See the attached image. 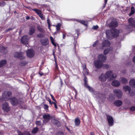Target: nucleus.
Returning a JSON list of instances; mask_svg holds the SVG:
<instances>
[{
  "label": "nucleus",
  "instance_id": "nucleus-1",
  "mask_svg": "<svg viewBox=\"0 0 135 135\" xmlns=\"http://www.w3.org/2000/svg\"><path fill=\"white\" fill-rule=\"evenodd\" d=\"M119 33V31L117 29L107 30L106 32V37L108 39H112L118 36Z\"/></svg>",
  "mask_w": 135,
  "mask_h": 135
},
{
  "label": "nucleus",
  "instance_id": "nucleus-2",
  "mask_svg": "<svg viewBox=\"0 0 135 135\" xmlns=\"http://www.w3.org/2000/svg\"><path fill=\"white\" fill-rule=\"evenodd\" d=\"M107 79H108L109 81H110L115 79L117 77L115 74L113 73V71H109L107 72L105 74Z\"/></svg>",
  "mask_w": 135,
  "mask_h": 135
},
{
  "label": "nucleus",
  "instance_id": "nucleus-3",
  "mask_svg": "<svg viewBox=\"0 0 135 135\" xmlns=\"http://www.w3.org/2000/svg\"><path fill=\"white\" fill-rule=\"evenodd\" d=\"M128 25L127 26V30L129 32L132 30L133 27H135V21L133 18H131L128 20Z\"/></svg>",
  "mask_w": 135,
  "mask_h": 135
},
{
  "label": "nucleus",
  "instance_id": "nucleus-4",
  "mask_svg": "<svg viewBox=\"0 0 135 135\" xmlns=\"http://www.w3.org/2000/svg\"><path fill=\"white\" fill-rule=\"evenodd\" d=\"M12 95L11 92L9 91H5L2 94V98L5 101H7L11 98Z\"/></svg>",
  "mask_w": 135,
  "mask_h": 135
},
{
  "label": "nucleus",
  "instance_id": "nucleus-5",
  "mask_svg": "<svg viewBox=\"0 0 135 135\" xmlns=\"http://www.w3.org/2000/svg\"><path fill=\"white\" fill-rule=\"evenodd\" d=\"M11 102L13 105H16L17 104L21 105L23 103L22 100L21 99H18L15 97L12 98L11 99Z\"/></svg>",
  "mask_w": 135,
  "mask_h": 135
},
{
  "label": "nucleus",
  "instance_id": "nucleus-6",
  "mask_svg": "<svg viewBox=\"0 0 135 135\" xmlns=\"http://www.w3.org/2000/svg\"><path fill=\"white\" fill-rule=\"evenodd\" d=\"M1 108L4 112L8 113L10 111V108L8 103L5 102L2 104Z\"/></svg>",
  "mask_w": 135,
  "mask_h": 135
},
{
  "label": "nucleus",
  "instance_id": "nucleus-7",
  "mask_svg": "<svg viewBox=\"0 0 135 135\" xmlns=\"http://www.w3.org/2000/svg\"><path fill=\"white\" fill-rule=\"evenodd\" d=\"M113 92L114 95L119 99L122 98L123 95V92L118 89H115L113 90Z\"/></svg>",
  "mask_w": 135,
  "mask_h": 135
},
{
  "label": "nucleus",
  "instance_id": "nucleus-8",
  "mask_svg": "<svg viewBox=\"0 0 135 135\" xmlns=\"http://www.w3.org/2000/svg\"><path fill=\"white\" fill-rule=\"evenodd\" d=\"M110 45V43L109 41L108 40H104L102 42L101 49H104L106 47H109Z\"/></svg>",
  "mask_w": 135,
  "mask_h": 135
},
{
  "label": "nucleus",
  "instance_id": "nucleus-9",
  "mask_svg": "<svg viewBox=\"0 0 135 135\" xmlns=\"http://www.w3.org/2000/svg\"><path fill=\"white\" fill-rule=\"evenodd\" d=\"M43 118L44 119L43 122L44 123H45L48 122L51 119V116L50 114L46 113L43 115Z\"/></svg>",
  "mask_w": 135,
  "mask_h": 135
},
{
  "label": "nucleus",
  "instance_id": "nucleus-10",
  "mask_svg": "<svg viewBox=\"0 0 135 135\" xmlns=\"http://www.w3.org/2000/svg\"><path fill=\"white\" fill-rule=\"evenodd\" d=\"M123 89L126 92L129 94L130 95H133V94L131 93V89L129 86H124L123 87Z\"/></svg>",
  "mask_w": 135,
  "mask_h": 135
},
{
  "label": "nucleus",
  "instance_id": "nucleus-11",
  "mask_svg": "<svg viewBox=\"0 0 135 135\" xmlns=\"http://www.w3.org/2000/svg\"><path fill=\"white\" fill-rule=\"evenodd\" d=\"M94 64L95 67L97 68H100L103 66V64L98 60L95 61Z\"/></svg>",
  "mask_w": 135,
  "mask_h": 135
},
{
  "label": "nucleus",
  "instance_id": "nucleus-12",
  "mask_svg": "<svg viewBox=\"0 0 135 135\" xmlns=\"http://www.w3.org/2000/svg\"><path fill=\"white\" fill-rule=\"evenodd\" d=\"M27 56L30 58L33 57L35 54V52L32 49H29L26 52Z\"/></svg>",
  "mask_w": 135,
  "mask_h": 135
},
{
  "label": "nucleus",
  "instance_id": "nucleus-13",
  "mask_svg": "<svg viewBox=\"0 0 135 135\" xmlns=\"http://www.w3.org/2000/svg\"><path fill=\"white\" fill-rule=\"evenodd\" d=\"M98 60L102 62V63L105 62L107 59L106 56L104 55L103 54L99 55L97 57Z\"/></svg>",
  "mask_w": 135,
  "mask_h": 135
},
{
  "label": "nucleus",
  "instance_id": "nucleus-14",
  "mask_svg": "<svg viewBox=\"0 0 135 135\" xmlns=\"http://www.w3.org/2000/svg\"><path fill=\"white\" fill-rule=\"evenodd\" d=\"M84 85L85 87L87 88L88 90L91 92H93V89L91 87L89 86L87 84V79L85 76L84 77Z\"/></svg>",
  "mask_w": 135,
  "mask_h": 135
},
{
  "label": "nucleus",
  "instance_id": "nucleus-15",
  "mask_svg": "<svg viewBox=\"0 0 135 135\" xmlns=\"http://www.w3.org/2000/svg\"><path fill=\"white\" fill-rule=\"evenodd\" d=\"M24 53L16 52L14 54V56L17 58H19L21 59H23L25 58L23 56Z\"/></svg>",
  "mask_w": 135,
  "mask_h": 135
},
{
  "label": "nucleus",
  "instance_id": "nucleus-16",
  "mask_svg": "<svg viewBox=\"0 0 135 135\" xmlns=\"http://www.w3.org/2000/svg\"><path fill=\"white\" fill-rule=\"evenodd\" d=\"M29 38L28 36L25 35L23 36L22 38L21 41L25 45H27L28 44V40Z\"/></svg>",
  "mask_w": 135,
  "mask_h": 135
},
{
  "label": "nucleus",
  "instance_id": "nucleus-17",
  "mask_svg": "<svg viewBox=\"0 0 135 135\" xmlns=\"http://www.w3.org/2000/svg\"><path fill=\"white\" fill-rule=\"evenodd\" d=\"M107 118L108 122L109 125L110 126H112L113 124L114 120L112 117L107 115Z\"/></svg>",
  "mask_w": 135,
  "mask_h": 135
},
{
  "label": "nucleus",
  "instance_id": "nucleus-18",
  "mask_svg": "<svg viewBox=\"0 0 135 135\" xmlns=\"http://www.w3.org/2000/svg\"><path fill=\"white\" fill-rule=\"evenodd\" d=\"M99 79L102 83L105 82L107 79L105 74H102L99 77Z\"/></svg>",
  "mask_w": 135,
  "mask_h": 135
},
{
  "label": "nucleus",
  "instance_id": "nucleus-19",
  "mask_svg": "<svg viewBox=\"0 0 135 135\" xmlns=\"http://www.w3.org/2000/svg\"><path fill=\"white\" fill-rule=\"evenodd\" d=\"M111 84L113 86L118 87L120 85V83L118 80H115L112 82Z\"/></svg>",
  "mask_w": 135,
  "mask_h": 135
},
{
  "label": "nucleus",
  "instance_id": "nucleus-20",
  "mask_svg": "<svg viewBox=\"0 0 135 135\" xmlns=\"http://www.w3.org/2000/svg\"><path fill=\"white\" fill-rule=\"evenodd\" d=\"M41 42L42 44L44 45H47L49 43L48 39L46 38L41 40Z\"/></svg>",
  "mask_w": 135,
  "mask_h": 135
},
{
  "label": "nucleus",
  "instance_id": "nucleus-21",
  "mask_svg": "<svg viewBox=\"0 0 135 135\" xmlns=\"http://www.w3.org/2000/svg\"><path fill=\"white\" fill-rule=\"evenodd\" d=\"M129 85L132 88H135V80L134 79H131L129 81Z\"/></svg>",
  "mask_w": 135,
  "mask_h": 135
},
{
  "label": "nucleus",
  "instance_id": "nucleus-22",
  "mask_svg": "<svg viewBox=\"0 0 135 135\" xmlns=\"http://www.w3.org/2000/svg\"><path fill=\"white\" fill-rule=\"evenodd\" d=\"M119 80L122 84H126L128 82L127 79L123 77H120Z\"/></svg>",
  "mask_w": 135,
  "mask_h": 135
},
{
  "label": "nucleus",
  "instance_id": "nucleus-23",
  "mask_svg": "<svg viewBox=\"0 0 135 135\" xmlns=\"http://www.w3.org/2000/svg\"><path fill=\"white\" fill-rule=\"evenodd\" d=\"M117 23L116 21H112L109 25V26L111 28L113 27H117Z\"/></svg>",
  "mask_w": 135,
  "mask_h": 135
},
{
  "label": "nucleus",
  "instance_id": "nucleus-24",
  "mask_svg": "<svg viewBox=\"0 0 135 135\" xmlns=\"http://www.w3.org/2000/svg\"><path fill=\"white\" fill-rule=\"evenodd\" d=\"M113 50V48L110 47L109 48H107L105 49L104 51V53L105 55H107L108 54L110 51H112Z\"/></svg>",
  "mask_w": 135,
  "mask_h": 135
},
{
  "label": "nucleus",
  "instance_id": "nucleus-25",
  "mask_svg": "<svg viewBox=\"0 0 135 135\" xmlns=\"http://www.w3.org/2000/svg\"><path fill=\"white\" fill-rule=\"evenodd\" d=\"M72 20H74L80 23H81L86 26L87 25V21H81L79 20H76V19H72Z\"/></svg>",
  "mask_w": 135,
  "mask_h": 135
},
{
  "label": "nucleus",
  "instance_id": "nucleus-26",
  "mask_svg": "<svg viewBox=\"0 0 135 135\" xmlns=\"http://www.w3.org/2000/svg\"><path fill=\"white\" fill-rule=\"evenodd\" d=\"M122 104V102L121 100H115L114 103V104L117 107L120 106Z\"/></svg>",
  "mask_w": 135,
  "mask_h": 135
},
{
  "label": "nucleus",
  "instance_id": "nucleus-27",
  "mask_svg": "<svg viewBox=\"0 0 135 135\" xmlns=\"http://www.w3.org/2000/svg\"><path fill=\"white\" fill-rule=\"evenodd\" d=\"M95 97H96L97 98H100L101 99L103 98H105L106 97L105 95H102L100 94H97V95H96V96Z\"/></svg>",
  "mask_w": 135,
  "mask_h": 135
},
{
  "label": "nucleus",
  "instance_id": "nucleus-28",
  "mask_svg": "<svg viewBox=\"0 0 135 135\" xmlns=\"http://www.w3.org/2000/svg\"><path fill=\"white\" fill-rule=\"evenodd\" d=\"M7 52V50L3 47L0 46V52H3L4 54H6Z\"/></svg>",
  "mask_w": 135,
  "mask_h": 135
},
{
  "label": "nucleus",
  "instance_id": "nucleus-29",
  "mask_svg": "<svg viewBox=\"0 0 135 135\" xmlns=\"http://www.w3.org/2000/svg\"><path fill=\"white\" fill-rule=\"evenodd\" d=\"M7 61L5 60H3L0 61V68L4 66L7 63Z\"/></svg>",
  "mask_w": 135,
  "mask_h": 135
},
{
  "label": "nucleus",
  "instance_id": "nucleus-30",
  "mask_svg": "<svg viewBox=\"0 0 135 135\" xmlns=\"http://www.w3.org/2000/svg\"><path fill=\"white\" fill-rule=\"evenodd\" d=\"M75 125L76 126H78L79 125L80 123V121L79 118L77 117L75 119Z\"/></svg>",
  "mask_w": 135,
  "mask_h": 135
},
{
  "label": "nucleus",
  "instance_id": "nucleus-31",
  "mask_svg": "<svg viewBox=\"0 0 135 135\" xmlns=\"http://www.w3.org/2000/svg\"><path fill=\"white\" fill-rule=\"evenodd\" d=\"M35 29L34 27L31 28L29 32V35H32L35 32Z\"/></svg>",
  "mask_w": 135,
  "mask_h": 135
},
{
  "label": "nucleus",
  "instance_id": "nucleus-32",
  "mask_svg": "<svg viewBox=\"0 0 135 135\" xmlns=\"http://www.w3.org/2000/svg\"><path fill=\"white\" fill-rule=\"evenodd\" d=\"M61 26V24L60 23H58L56 25H53V26H56V30L57 31H59V30L60 29V27Z\"/></svg>",
  "mask_w": 135,
  "mask_h": 135
},
{
  "label": "nucleus",
  "instance_id": "nucleus-33",
  "mask_svg": "<svg viewBox=\"0 0 135 135\" xmlns=\"http://www.w3.org/2000/svg\"><path fill=\"white\" fill-rule=\"evenodd\" d=\"M85 67L83 68V73L85 75L88 74V70L86 68L85 66Z\"/></svg>",
  "mask_w": 135,
  "mask_h": 135
},
{
  "label": "nucleus",
  "instance_id": "nucleus-34",
  "mask_svg": "<svg viewBox=\"0 0 135 135\" xmlns=\"http://www.w3.org/2000/svg\"><path fill=\"white\" fill-rule=\"evenodd\" d=\"M50 38L52 44L55 46H56V43L54 42V38L51 36H50Z\"/></svg>",
  "mask_w": 135,
  "mask_h": 135
},
{
  "label": "nucleus",
  "instance_id": "nucleus-35",
  "mask_svg": "<svg viewBox=\"0 0 135 135\" xmlns=\"http://www.w3.org/2000/svg\"><path fill=\"white\" fill-rule=\"evenodd\" d=\"M33 10L35 11L38 16L42 14L41 11L40 10L36 9H33Z\"/></svg>",
  "mask_w": 135,
  "mask_h": 135
},
{
  "label": "nucleus",
  "instance_id": "nucleus-36",
  "mask_svg": "<svg viewBox=\"0 0 135 135\" xmlns=\"http://www.w3.org/2000/svg\"><path fill=\"white\" fill-rule=\"evenodd\" d=\"M38 128L36 127L34 128L32 131V132L33 133H35L37 132L38 131Z\"/></svg>",
  "mask_w": 135,
  "mask_h": 135
},
{
  "label": "nucleus",
  "instance_id": "nucleus-37",
  "mask_svg": "<svg viewBox=\"0 0 135 135\" xmlns=\"http://www.w3.org/2000/svg\"><path fill=\"white\" fill-rule=\"evenodd\" d=\"M37 36L38 37L43 38L44 37L45 35L43 33H40L38 34L37 35Z\"/></svg>",
  "mask_w": 135,
  "mask_h": 135
},
{
  "label": "nucleus",
  "instance_id": "nucleus-38",
  "mask_svg": "<svg viewBox=\"0 0 135 135\" xmlns=\"http://www.w3.org/2000/svg\"><path fill=\"white\" fill-rule=\"evenodd\" d=\"M134 8L133 7H131V13L129 14V15H131L133 14L134 13Z\"/></svg>",
  "mask_w": 135,
  "mask_h": 135
},
{
  "label": "nucleus",
  "instance_id": "nucleus-39",
  "mask_svg": "<svg viewBox=\"0 0 135 135\" xmlns=\"http://www.w3.org/2000/svg\"><path fill=\"white\" fill-rule=\"evenodd\" d=\"M27 64V62L25 61H22L20 63V65L21 66H23Z\"/></svg>",
  "mask_w": 135,
  "mask_h": 135
},
{
  "label": "nucleus",
  "instance_id": "nucleus-40",
  "mask_svg": "<svg viewBox=\"0 0 135 135\" xmlns=\"http://www.w3.org/2000/svg\"><path fill=\"white\" fill-rule=\"evenodd\" d=\"M6 4V3L4 1L0 2V5L2 6H4Z\"/></svg>",
  "mask_w": 135,
  "mask_h": 135
},
{
  "label": "nucleus",
  "instance_id": "nucleus-41",
  "mask_svg": "<svg viewBox=\"0 0 135 135\" xmlns=\"http://www.w3.org/2000/svg\"><path fill=\"white\" fill-rule=\"evenodd\" d=\"M36 123L37 126H39L41 125V122L40 121H37L36 122Z\"/></svg>",
  "mask_w": 135,
  "mask_h": 135
},
{
  "label": "nucleus",
  "instance_id": "nucleus-42",
  "mask_svg": "<svg viewBox=\"0 0 135 135\" xmlns=\"http://www.w3.org/2000/svg\"><path fill=\"white\" fill-rule=\"evenodd\" d=\"M38 30L40 31V32H44V30L41 28H38Z\"/></svg>",
  "mask_w": 135,
  "mask_h": 135
},
{
  "label": "nucleus",
  "instance_id": "nucleus-43",
  "mask_svg": "<svg viewBox=\"0 0 135 135\" xmlns=\"http://www.w3.org/2000/svg\"><path fill=\"white\" fill-rule=\"evenodd\" d=\"M98 26L97 25H96L93 26L92 28L93 30H96L98 28Z\"/></svg>",
  "mask_w": 135,
  "mask_h": 135
},
{
  "label": "nucleus",
  "instance_id": "nucleus-44",
  "mask_svg": "<svg viewBox=\"0 0 135 135\" xmlns=\"http://www.w3.org/2000/svg\"><path fill=\"white\" fill-rule=\"evenodd\" d=\"M132 111H135V106L131 107L130 109Z\"/></svg>",
  "mask_w": 135,
  "mask_h": 135
},
{
  "label": "nucleus",
  "instance_id": "nucleus-45",
  "mask_svg": "<svg viewBox=\"0 0 135 135\" xmlns=\"http://www.w3.org/2000/svg\"><path fill=\"white\" fill-rule=\"evenodd\" d=\"M49 106L46 104H45L44 105V108L45 109H47L48 108Z\"/></svg>",
  "mask_w": 135,
  "mask_h": 135
},
{
  "label": "nucleus",
  "instance_id": "nucleus-46",
  "mask_svg": "<svg viewBox=\"0 0 135 135\" xmlns=\"http://www.w3.org/2000/svg\"><path fill=\"white\" fill-rule=\"evenodd\" d=\"M39 16L40 17V18L42 20H44L45 19V18L43 16V15L42 14H41Z\"/></svg>",
  "mask_w": 135,
  "mask_h": 135
},
{
  "label": "nucleus",
  "instance_id": "nucleus-47",
  "mask_svg": "<svg viewBox=\"0 0 135 135\" xmlns=\"http://www.w3.org/2000/svg\"><path fill=\"white\" fill-rule=\"evenodd\" d=\"M52 122L54 123L55 124L57 123L58 121L55 119H52Z\"/></svg>",
  "mask_w": 135,
  "mask_h": 135
},
{
  "label": "nucleus",
  "instance_id": "nucleus-48",
  "mask_svg": "<svg viewBox=\"0 0 135 135\" xmlns=\"http://www.w3.org/2000/svg\"><path fill=\"white\" fill-rule=\"evenodd\" d=\"M47 22L48 25H51L50 21L49 18H47Z\"/></svg>",
  "mask_w": 135,
  "mask_h": 135
},
{
  "label": "nucleus",
  "instance_id": "nucleus-49",
  "mask_svg": "<svg viewBox=\"0 0 135 135\" xmlns=\"http://www.w3.org/2000/svg\"><path fill=\"white\" fill-rule=\"evenodd\" d=\"M18 133V135H24L23 133H21V132L18 131H17Z\"/></svg>",
  "mask_w": 135,
  "mask_h": 135
},
{
  "label": "nucleus",
  "instance_id": "nucleus-50",
  "mask_svg": "<svg viewBox=\"0 0 135 135\" xmlns=\"http://www.w3.org/2000/svg\"><path fill=\"white\" fill-rule=\"evenodd\" d=\"M52 103H53V104H54L55 106V108L57 109V105H56V103L53 102H52Z\"/></svg>",
  "mask_w": 135,
  "mask_h": 135
},
{
  "label": "nucleus",
  "instance_id": "nucleus-51",
  "mask_svg": "<svg viewBox=\"0 0 135 135\" xmlns=\"http://www.w3.org/2000/svg\"><path fill=\"white\" fill-rule=\"evenodd\" d=\"M63 133L62 132H59L57 134V135H63Z\"/></svg>",
  "mask_w": 135,
  "mask_h": 135
},
{
  "label": "nucleus",
  "instance_id": "nucleus-52",
  "mask_svg": "<svg viewBox=\"0 0 135 135\" xmlns=\"http://www.w3.org/2000/svg\"><path fill=\"white\" fill-rule=\"evenodd\" d=\"M97 41H96L94 42V43L93 44V47H94L95 46V45L97 44Z\"/></svg>",
  "mask_w": 135,
  "mask_h": 135
},
{
  "label": "nucleus",
  "instance_id": "nucleus-53",
  "mask_svg": "<svg viewBox=\"0 0 135 135\" xmlns=\"http://www.w3.org/2000/svg\"><path fill=\"white\" fill-rule=\"evenodd\" d=\"M24 134H27V135H30V133H29V132H27V131H26V132H24Z\"/></svg>",
  "mask_w": 135,
  "mask_h": 135
},
{
  "label": "nucleus",
  "instance_id": "nucleus-54",
  "mask_svg": "<svg viewBox=\"0 0 135 135\" xmlns=\"http://www.w3.org/2000/svg\"><path fill=\"white\" fill-rule=\"evenodd\" d=\"M60 33L59 31H56L54 33V35H57V33Z\"/></svg>",
  "mask_w": 135,
  "mask_h": 135
},
{
  "label": "nucleus",
  "instance_id": "nucleus-55",
  "mask_svg": "<svg viewBox=\"0 0 135 135\" xmlns=\"http://www.w3.org/2000/svg\"><path fill=\"white\" fill-rule=\"evenodd\" d=\"M50 95L52 97V99L54 101H56V100L55 99V98L54 97H53V96L51 94Z\"/></svg>",
  "mask_w": 135,
  "mask_h": 135
},
{
  "label": "nucleus",
  "instance_id": "nucleus-56",
  "mask_svg": "<svg viewBox=\"0 0 135 135\" xmlns=\"http://www.w3.org/2000/svg\"><path fill=\"white\" fill-rule=\"evenodd\" d=\"M104 66L107 69H108L109 68V66L107 64H105Z\"/></svg>",
  "mask_w": 135,
  "mask_h": 135
},
{
  "label": "nucleus",
  "instance_id": "nucleus-57",
  "mask_svg": "<svg viewBox=\"0 0 135 135\" xmlns=\"http://www.w3.org/2000/svg\"><path fill=\"white\" fill-rule=\"evenodd\" d=\"M66 37V35L64 34H63L62 38L63 39H65Z\"/></svg>",
  "mask_w": 135,
  "mask_h": 135
},
{
  "label": "nucleus",
  "instance_id": "nucleus-58",
  "mask_svg": "<svg viewBox=\"0 0 135 135\" xmlns=\"http://www.w3.org/2000/svg\"><path fill=\"white\" fill-rule=\"evenodd\" d=\"M133 61L135 63V56H134L133 58Z\"/></svg>",
  "mask_w": 135,
  "mask_h": 135
},
{
  "label": "nucleus",
  "instance_id": "nucleus-59",
  "mask_svg": "<svg viewBox=\"0 0 135 135\" xmlns=\"http://www.w3.org/2000/svg\"><path fill=\"white\" fill-rule=\"evenodd\" d=\"M131 62H129L128 63H127V66H128V65H131Z\"/></svg>",
  "mask_w": 135,
  "mask_h": 135
},
{
  "label": "nucleus",
  "instance_id": "nucleus-60",
  "mask_svg": "<svg viewBox=\"0 0 135 135\" xmlns=\"http://www.w3.org/2000/svg\"><path fill=\"white\" fill-rule=\"evenodd\" d=\"M39 74L41 76H42L43 75V74L42 73H41V72H39Z\"/></svg>",
  "mask_w": 135,
  "mask_h": 135
},
{
  "label": "nucleus",
  "instance_id": "nucleus-61",
  "mask_svg": "<svg viewBox=\"0 0 135 135\" xmlns=\"http://www.w3.org/2000/svg\"><path fill=\"white\" fill-rule=\"evenodd\" d=\"M26 18L27 20H28L30 18V17L29 16H27L26 17Z\"/></svg>",
  "mask_w": 135,
  "mask_h": 135
},
{
  "label": "nucleus",
  "instance_id": "nucleus-62",
  "mask_svg": "<svg viewBox=\"0 0 135 135\" xmlns=\"http://www.w3.org/2000/svg\"><path fill=\"white\" fill-rule=\"evenodd\" d=\"M74 90H75V93H76L75 95V97H76V95H77V91L75 89Z\"/></svg>",
  "mask_w": 135,
  "mask_h": 135
},
{
  "label": "nucleus",
  "instance_id": "nucleus-63",
  "mask_svg": "<svg viewBox=\"0 0 135 135\" xmlns=\"http://www.w3.org/2000/svg\"><path fill=\"white\" fill-rule=\"evenodd\" d=\"M113 96V95L112 94H110L109 95V98H110L111 97H112Z\"/></svg>",
  "mask_w": 135,
  "mask_h": 135
},
{
  "label": "nucleus",
  "instance_id": "nucleus-64",
  "mask_svg": "<svg viewBox=\"0 0 135 135\" xmlns=\"http://www.w3.org/2000/svg\"><path fill=\"white\" fill-rule=\"evenodd\" d=\"M91 135H94V133L93 132H91Z\"/></svg>",
  "mask_w": 135,
  "mask_h": 135
}]
</instances>
